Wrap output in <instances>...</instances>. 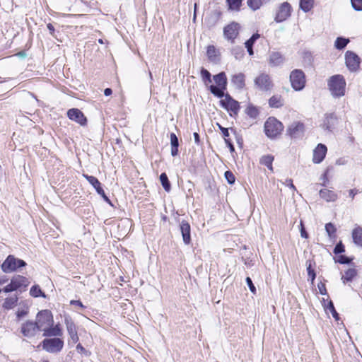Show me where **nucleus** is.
<instances>
[{"instance_id": "nucleus-45", "label": "nucleus", "mask_w": 362, "mask_h": 362, "mask_svg": "<svg viewBox=\"0 0 362 362\" xmlns=\"http://www.w3.org/2000/svg\"><path fill=\"white\" fill-rule=\"evenodd\" d=\"M224 176L229 184H233L235 182V178L233 173L231 171H226Z\"/></svg>"}, {"instance_id": "nucleus-12", "label": "nucleus", "mask_w": 362, "mask_h": 362, "mask_svg": "<svg viewBox=\"0 0 362 362\" xmlns=\"http://www.w3.org/2000/svg\"><path fill=\"white\" fill-rule=\"evenodd\" d=\"M291 6L288 2L281 4L276 13L275 21L278 23L283 22L291 16Z\"/></svg>"}, {"instance_id": "nucleus-28", "label": "nucleus", "mask_w": 362, "mask_h": 362, "mask_svg": "<svg viewBox=\"0 0 362 362\" xmlns=\"http://www.w3.org/2000/svg\"><path fill=\"white\" fill-rule=\"evenodd\" d=\"M64 323L66 325V329L69 335L77 333L75 324L74 323L73 320L70 317H65Z\"/></svg>"}, {"instance_id": "nucleus-48", "label": "nucleus", "mask_w": 362, "mask_h": 362, "mask_svg": "<svg viewBox=\"0 0 362 362\" xmlns=\"http://www.w3.org/2000/svg\"><path fill=\"white\" fill-rule=\"evenodd\" d=\"M170 144L171 146H179L178 139L174 133L170 134Z\"/></svg>"}, {"instance_id": "nucleus-30", "label": "nucleus", "mask_w": 362, "mask_h": 362, "mask_svg": "<svg viewBox=\"0 0 362 362\" xmlns=\"http://www.w3.org/2000/svg\"><path fill=\"white\" fill-rule=\"evenodd\" d=\"M274 156L271 155L263 156L260 159V163L267 166L271 171H273L272 162Z\"/></svg>"}, {"instance_id": "nucleus-25", "label": "nucleus", "mask_w": 362, "mask_h": 362, "mask_svg": "<svg viewBox=\"0 0 362 362\" xmlns=\"http://www.w3.org/2000/svg\"><path fill=\"white\" fill-rule=\"evenodd\" d=\"M18 298L16 295L11 296L5 299L3 307L6 310L14 308L18 302Z\"/></svg>"}, {"instance_id": "nucleus-19", "label": "nucleus", "mask_w": 362, "mask_h": 362, "mask_svg": "<svg viewBox=\"0 0 362 362\" xmlns=\"http://www.w3.org/2000/svg\"><path fill=\"white\" fill-rule=\"evenodd\" d=\"M83 176L88 180V182L95 188L98 194H103V189L101 187V183L94 176L83 174Z\"/></svg>"}, {"instance_id": "nucleus-3", "label": "nucleus", "mask_w": 362, "mask_h": 362, "mask_svg": "<svg viewBox=\"0 0 362 362\" xmlns=\"http://www.w3.org/2000/svg\"><path fill=\"white\" fill-rule=\"evenodd\" d=\"M283 129L282 123L275 117H269L264 124L265 134L269 138H274L279 135Z\"/></svg>"}, {"instance_id": "nucleus-21", "label": "nucleus", "mask_w": 362, "mask_h": 362, "mask_svg": "<svg viewBox=\"0 0 362 362\" xmlns=\"http://www.w3.org/2000/svg\"><path fill=\"white\" fill-rule=\"evenodd\" d=\"M245 74L243 73H239L237 74H235L232 78V83L234 84V86L238 88L242 89L245 87Z\"/></svg>"}, {"instance_id": "nucleus-49", "label": "nucleus", "mask_w": 362, "mask_h": 362, "mask_svg": "<svg viewBox=\"0 0 362 362\" xmlns=\"http://www.w3.org/2000/svg\"><path fill=\"white\" fill-rule=\"evenodd\" d=\"M343 252H344V245L341 243L337 244L334 249V252L337 255V254H341Z\"/></svg>"}, {"instance_id": "nucleus-31", "label": "nucleus", "mask_w": 362, "mask_h": 362, "mask_svg": "<svg viewBox=\"0 0 362 362\" xmlns=\"http://www.w3.org/2000/svg\"><path fill=\"white\" fill-rule=\"evenodd\" d=\"M243 0H227L228 9L230 11H238L242 5Z\"/></svg>"}, {"instance_id": "nucleus-52", "label": "nucleus", "mask_w": 362, "mask_h": 362, "mask_svg": "<svg viewBox=\"0 0 362 362\" xmlns=\"http://www.w3.org/2000/svg\"><path fill=\"white\" fill-rule=\"evenodd\" d=\"M246 283H247L250 291L252 293H255V292H256L255 286H254L252 281L250 277L246 278Z\"/></svg>"}, {"instance_id": "nucleus-22", "label": "nucleus", "mask_w": 362, "mask_h": 362, "mask_svg": "<svg viewBox=\"0 0 362 362\" xmlns=\"http://www.w3.org/2000/svg\"><path fill=\"white\" fill-rule=\"evenodd\" d=\"M44 336L47 337H60L62 335V331L59 325L54 327H48L43 333Z\"/></svg>"}, {"instance_id": "nucleus-16", "label": "nucleus", "mask_w": 362, "mask_h": 362, "mask_svg": "<svg viewBox=\"0 0 362 362\" xmlns=\"http://www.w3.org/2000/svg\"><path fill=\"white\" fill-rule=\"evenodd\" d=\"M327 148L325 145L319 144L313 151V161L315 163H321L325 158Z\"/></svg>"}, {"instance_id": "nucleus-17", "label": "nucleus", "mask_w": 362, "mask_h": 362, "mask_svg": "<svg viewBox=\"0 0 362 362\" xmlns=\"http://www.w3.org/2000/svg\"><path fill=\"white\" fill-rule=\"evenodd\" d=\"M180 231H181V233H182L183 242L186 245L189 244L190 242H191V235H190L191 228H190V225L189 224V223L187 221H182L180 223Z\"/></svg>"}, {"instance_id": "nucleus-57", "label": "nucleus", "mask_w": 362, "mask_h": 362, "mask_svg": "<svg viewBox=\"0 0 362 362\" xmlns=\"http://www.w3.org/2000/svg\"><path fill=\"white\" fill-rule=\"evenodd\" d=\"M28 314V310H20L18 309L17 313H16V316L18 317V319H20L25 315H27Z\"/></svg>"}, {"instance_id": "nucleus-18", "label": "nucleus", "mask_w": 362, "mask_h": 362, "mask_svg": "<svg viewBox=\"0 0 362 362\" xmlns=\"http://www.w3.org/2000/svg\"><path fill=\"white\" fill-rule=\"evenodd\" d=\"M11 281L16 290L26 288L30 284L27 278L21 275L14 276Z\"/></svg>"}, {"instance_id": "nucleus-32", "label": "nucleus", "mask_w": 362, "mask_h": 362, "mask_svg": "<svg viewBox=\"0 0 362 362\" xmlns=\"http://www.w3.org/2000/svg\"><path fill=\"white\" fill-rule=\"evenodd\" d=\"M245 113L251 118L252 119H255L257 117V116L259 115V110L258 109L254 106L252 104H250L246 110H245Z\"/></svg>"}, {"instance_id": "nucleus-50", "label": "nucleus", "mask_w": 362, "mask_h": 362, "mask_svg": "<svg viewBox=\"0 0 362 362\" xmlns=\"http://www.w3.org/2000/svg\"><path fill=\"white\" fill-rule=\"evenodd\" d=\"M307 272L309 277H310L311 281H313L315 279L316 274L315 271L311 268V264L310 263L307 267Z\"/></svg>"}, {"instance_id": "nucleus-5", "label": "nucleus", "mask_w": 362, "mask_h": 362, "mask_svg": "<svg viewBox=\"0 0 362 362\" xmlns=\"http://www.w3.org/2000/svg\"><path fill=\"white\" fill-rule=\"evenodd\" d=\"M289 80L292 88L296 91L302 90L305 86V75L300 69L293 70L290 74Z\"/></svg>"}, {"instance_id": "nucleus-38", "label": "nucleus", "mask_w": 362, "mask_h": 362, "mask_svg": "<svg viewBox=\"0 0 362 362\" xmlns=\"http://www.w3.org/2000/svg\"><path fill=\"white\" fill-rule=\"evenodd\" d=\"M209 89H210V91L211 92V93H213L214 95L217 96L218 98H223L224 96V90L226 88H222L221 87H219V86H214V85H211L210 87H209Z\"/></svg>"}, {"instance_id": "nucleus-40", "label": "nucleus", "mask_w": 362, "mask_h": 362, "mask_svg": "<svg viewBox=\"0 0 362 362\" xmlns=\"http://www.w3.org/2000/svg\"><path fill=\"white\" fill-rule=\"evenodd\" d=\"M262 4V0H247L248 6L254 11L259 8Z\"/></svg>"}, {"instance_id": "nucleus-64", "label": "nucleus", "mask_w": 362, "mask_h": 362, "mask_svg": "<svg viewBox=\"0 0 362 362\" xmlns=\"http://www.w3.org/2000/svg\"><path fill=\"white\" fill-rule=\"evenodd\" d=\"M349 197L353 199L355 197V195L357 194V192L354 189H350L349 192Z\"/></svg>"}, {"instance_id": "nucleus-59", "label": "nucleus", "mask_w": 362, "mask_h": 362, "mask_svg": "<svg viewBox=\"0 0 362 362\" xmlns=\"http://www.w3.org/2000/svg\"><path fill=\"white\" fill-rule=\"evenodd\" d=\"M221 128V130L223 133V135L224 136V139H225V141L226 143H228V139L227 137L229 136V132H228V129L227 128H224V127H220Z\"/></svg>"}, {"instance_id": "nucleus-47", "label": "nucleus", "mask_w": 362, "mask_h": 362, "mask_svg": "<svg viewBox=\"0 0 362 362\" xmlns=\"http://www.w3.org/2000/svg\"><path fill=\"white\" fill-rule=\"evenodd\" d=\"M351 2L356 11H362V0H351Z\"/></svg>"}, {"instance_id": "nucleus-44", "label": "nucleus", "mask_w": 362, "mask_h": 362, "mask_svg": "<svg viewBox=\"0 0 362 362\" xmlns=\"http://www.w3.org/2000/svg\"><path fill=\"white\" fill-rule=\"evenodd\" d=\"M201 76H202V78L203 79V81L206 83H211V74L209 71H207L206 69L202 68V70H201Z\"/></svg>"}, {"instance_id": "nucleus-15", "label": "nucleus", "mask_w": 362, "mask_h": 362, "mask_svg": "<svg viewBox=\"0 0 362 362\" xmlns=\"http://www.w3.org/2000/svg\"><path fill=\"white\" fill-rule=\"evenodd\" d=\"M287 132L292 138H299L303 134L304 125L300 122H294L289 125Z\"/></svg>"}, {"instance_id": "nucleus-42", "label": "nucleus", "mask_w": 362, "mask_h": 362, "mask_svg": "<svg viewBox=\"0 0 362 362\" xmlns=\"http://www.w3.org/2000/svg\"><path fill=\"white\" fill-rule=\"evenodd\" d=\"M325 230L329 237L332 238L336 233V228L332 223H328L325 225Z\"/></svg>"}, {"instance_id": "nucleus-2", "label": "nucleus", "mask_w": 362, "mask_h": 362, "mask_svg": "<svg viewBox=\"0 0 362 362\" xmlns=\"http://www.w3.org/2000/svg\"><path fill=\"white\" fill-rule=\"evenodd\" d=\"M254 86L255 89L259 91L268 92L273 89L274 82L269 74L261 72L255 77Z\"/></svg>"}, {"instance_id": "nucleus-43", "label": "nucleus", "mask_w": 362, "mask_h": 362, "mask_svg": "<svg viewBox=\"0 0 362 362\" xmlns=\"http://www.w3.org/2000/svg\"><path fill=\"white\" fill-rule=\"evenodd\" d=\"M216 49L214 46L209 45L207 47L206 54L209 59L214 60L216 57Z\"/></svg>"}, {"instance_id": "nucleus-63", "label": "nucleus", "mask_w": 362, "mask_h": 362, "mask_svg": "<svg viewBox=\"0 0 362 362\" xmlns=\"http://www.w3.org/2000/svg\"><path fill=\"white\" fill-rule=\"evenodd\" d=\"M112 89H111V88H105V89L104 90V94H105V95H106V96H109V95H110L112 94Z\"/></svg>"}, {"instance_id": "nucleus-13", "label": "nucleus", "mask_w": 362, "mask_h": 362, "mask_svg": "<svg viewBox=\"0 0 362 362\" xmlns=\"http://www.w3.org/2000/svg\"><path fill=\"white\" fill-rule=\"evenodd\" d=\"M37 332H40L39 328L35 322L32 321H27L21 326V333L27 337H34Z\"/></svg>"}, {"instance_id": "nucleus-36", "label": "nucleus", "mask_w": 362, "mask_h": 362, "mask_svg": "<svg viewBox=\"0 0 362 362\" xmlns=\"http://www.w3.org/2000/svg\"><path fill=\"white\" fill-rule=\"evenodd\" d=\"M313 6V0H300V8L304 12H308Z\"/></svg>"}, {"instance_id": "nucleus-26", "label": "nucleus", "mask_w": 362, "mask_h": 362, "mask_svg": "<svg viewBox=\"0 0 362 362\" xmlns=\"http://www.w3.org/2000/svg\"><path fill=\"white\" fill-rule=\"evenodd\" d=\"M352 238L356 245L362 247V228H355L352 232Z\"/></svg>"}, {"instance_id": "nucleus-39", "label": "nucleus", "mask_w": 362, "mask_h": 362, "mask_svg": "<svg viewBox=\"0 0 362 362\" xmlns=\"http://www.w3.org/2000/svg\"><path fill=\"white\" fill-rule=\"evenodd\" d=\"M323 301L325 303V300L324 298ZM324 307L332 313L334 318H335L337 320L339 319L338 313H337L332 300L328 301L327 305L325 303Z\"/></svg>"}, {"instance_id": "nucleus-61", "label": "nucleus", "mask_w": 362, "mask_h": 362, "mask_svg": "<svg viewBox=\"0 0 362 362\" xmlns=\"http://www.w3.org/2000/svg\"><path fill=\"white\" fill-rule=\"evenodd\" d=\"M47 29L49 30V33L50 34L54 36V26L51 24V23H48L47 25Z\"/></svg>"}, {"instance_id": "nucleus-46", "label": "nucleus", "mask_w": 362, "mask_h": 362, "mask_svg": "<svg viewBox=\"0 0 362 362\" xmlns=\"http://www.w3.org/2000/svg\"><path fill=\"white\" fill-rule=\"evenodd\" d=\"M233 54L236 59H240L243 56V49L241 47H235L233 49Z\"/></svg>"}, {"instance_id": "nucleus-58", "label": "nucleus", "mask_w": 362, "mask_h": 362, "mask_svg": "<svg viewBox=\"0 0 362 362\" xmlns=\"http://www.w3.org/2000/svg\"><path fill=\"white\" fill-rule=\"evenodd\" d=\"M285 185L289 187L291 189H292L293 191H296V187L293 184V181L291 179H286L285 182L284 183Z\"/></svg>"}, {"instance_id": "nucleus-23", "label": "nucleus", "mask_w": 362, "mask_h": 362, "mask_svg": "<svg viewBox=\"0 0 362 362\" xmlns=\"http://www.w3.org/2000/svg\"><path fill=\"white\" fill-rule=\"evenodd\" d=\"M320 196L327 202H334L337 198V194L334 192L327 189H321L320 191Z\"/></svg>"}, {"instance_id": "nucleus-4", "label": "nucleus", "mask_w": 362, "mask_h": 362, "mask_svg": "<svg viewBox=\"0 0 362 362\" xmlns=\"http://www.w3.org/2000/svg\"><path fill=\"white\" fill-rule=\"evenodd\" d=\"M26 262L24 260L16 258L13 255H8L1 264V269L5 273H11L18 269L25 267Z\"/></svg>"}, {"instance_id": "nucleus-10", "label": "nucleus", "mask_w": 362, "mask_h": 362, "mask_svg": "<svg viewBox=\"0 0 362 362\" xmlns=\"http://www.w3.org/2000/svg\"><path fill=\"white\" fill-rule=\"evenodd\" d=\"M338 122V117L334 112L325 113L320 127L329 132H332Z\"/></svg>"}, {"instance_id": "nucleus-62", "label": "nucleus", "mask_w": 362, "mask_h": 362, "mask_svg": "<svg viewBox=\"0 0 362 362\" xmlns=\"http://www.w3.org/2000/svg\"><path fill=\"white\" fill-rule=\"evenodd\" d=\"M69 336H70V338H71V339L72 340V341H73L74 343H76V342H77V341H78V337L77 333H76V334H71V335H69Z\"/></svg>"}, {"instance_id": "nucleus-9", "label": "nucleus", "mask_w": 362, "mask_h": 362, "mask_svg": "<svg viewBox=\"0 0 362 362\" xmlns=\"http://www.w3.org/2000/svg\"><path fill=\"white\" fill-rule=\"evenodd\" d=\"M346 66L350 71H356L360 65V58L358 56L351 52L347 51L345 54Z\"/></svg>"}, {"instance_id": "nucleus-14", "label": "nucleus", "mask_w": 362, "mask_h": 362, "mask_svg": "<svg viewBox=\"0 0 362 362\" xmlns=\"http://www.w3.org/2000/svg\"><path fill=\"white\" fill-rule=\"evenodd\" d=\"M67 116L70 119L80 124L81 125H85L86 124V117L84 116L83 113L77 108L69 110L67 112Z\"/></svg>"}, {"instance_id": "nucleus-24", "label": "nucleus", "mask_w": 362, "mask_h": 362, "mask_svg": "<svg viewBox=\"0 0 362 362\" xmlns=\"http://www.w3.org/2000/svg\"><path fill=\"white\" fill-rule=\"evenodd\" d=\"M216 85L222 88H226L227 78L224 72H221L214 76Z\"/></svg>"}, {"instance_id": "nucleus-54", "label": "nucleus", "mask_w": 362, "mask_h": 362, "mask_svg": "<svg viewBox=\"0 0 362 362\" xmlns=\"http://www.w3.org/2000/svg\"><path fill=\"white\" fill-rule=\"evenodd\" d=\"M317 288L319 290V293L322 295H326L327 294V289L325 287V285L322 283L318 284Z\"/></svg>"}, {"instance_id": "nucleus-35", "label": "nucleus", "mask_w": 362, "mask_h": 362, "mask_svg": "<svg viewBox=\"0 0 362 362\" xmlns=\"http://www.w3.org/2000/svg\"><path fill=\"white\" fill-rule=\"evenodd\" d=\"M160 181L164 189L166 192H170L171 189L170 183L168 180V177L165 173H163L160 175Z\"/></svg>"}, {"instance_id": "nucleus-55", "label": "nucleus", "mask_w": 362, "mask_h": 362, "mask_svg": "<svg viewBox=\"0 0 362 362\" xmlns=\"http://www.w3.org/2000/svg\"><path fill=\"white\" fill-rule=\"evenodd\" d=\"M300 235H301V237L304 238H308V234L305 231V229L304 228V226H303V223L302 221H300Z\"/></svg>"}, {"instance_id": "nucleus-27", "label": "nucleus", "mask_w": 362, "mask_h": 362, "mask_svg": "<svg viewBox=\"0 0 362 362\" xmlns=\"http://www.w3.org/2000/svg\"><path fill=\"white\" fill-rule=\"evenodd\" d=\"M269 106L274 108H279L284 105V101L280 95H273L269 100Z\"/></svg>"}, {"instance_id": "nucleus-11", "label": "nucleus", "mask_w": 362, "mask_h": 362, "mask_svg": "<svg viewBox=\"0 0 362 362\" xmlns=\"http://www.w3.org/2000/svg\"><path fill=\"white\" fill-rule=\"evenodd\" d=\"M240 25L238 23L232 22L223 29L224 37L232 42L237 37L239 33Z\"/></svg>"}, {"instance_id": "nucleus-1", "label": "nucleus", "mask_w": 362, "mask_h": 362, "mask_svg": "<svg viewBox=\"0 0 362 362\" xmlns=\"http://www.w3.org/2000/svg\"><path fill=\"white\" fill-rule=\"evenodd\" d=\"M346 83L342 75L337 74L331 76L327 81L328 89L332 96L339 98L345 95Z\"/></svg>"}, {"instance_id": "nucleus-20", "label": "nucleus", "mask_w": 362, "mask_h": 362, "mask_svg": "<svg viewBox=\"0 0 362 362\" xmlns=\"http://www.w3.org/2000/svg\"><path fill=\"white\" fill-rule=\"evenodd\" d=\"M284 58L279 52H272L269 55V64L272 66H277L283 64Z\"/></svg>"}, {"instance_id": "nucleus-6", "label": "nucleus", "mask_w": 362, "mask_h": 362, "mask_svg": "<svg viewBox=\"0 0 362 362\" xmlns=\"http://www.w3.org/2000/svg\"><path fill=\"white\" fill-rule=\"evenodd\" d=\"M44 350L49 353L56 354L62 351L64 346V341L57 337L45 339L42 343Z\"/></svg>"}, {"instance_id": "nucleus-56", "label": "nucleus", "mask_w": 362, "mask_h": 362, "mask_svg": "<svg viewBox=\"0 0 362 362\" xmlns=\"http://www.w3.org/2000/svg\"><path fill=\"white\" fill-rule=\"evenodd\" d=\"M70 304L72 305L77 306L81 309L85 308V306L83 305L82 302L78 300H71L70 301Z\"/></svg>"}, {"instance_id": "nucleus-34", "label": "nucleus", "mask_w": 362, "mask_h": 362, "mask_svg": "<svg viewBox=\"0 0 362 362\" xmlns=\"http://www.w3.org/2000/svg\"><path fill=\"white\" fill-rule=\"evenodd\" d=\"M221 14V11L217 9L213 11L211 13L209 21H210L211 25H215L219 21Z\"/></svg>"}, {"instance_id": "nucleus-7", "label": "nucleus", "mask_w": 362, "mask_h": 362, "mask_svg": "<svg viewBox=\"0 0 362 362\" xmlns=\"http://www.w3.org/2000/svg\"><path fill=\"white\" fill-rule=\"evenodd\" d=\"M40 331H45L48 327L53 325V317L52 313L47 310H42L38 313L35 322Z\"/></svg>"}, {"instance_id": "nucleus-29", "label": "nucleus", "mask_w": 362, "mask_h": 362, "mask_svg": "<svg viewBox=\"0 0 362 362\" xmlns=\"http://www.w3.org/2000/svg\"><path fill=\"white\" fill-rule=\"evenodd\" d=\"M259 37V35L256 33L253 34L252 37L245 42V47L250 55L253 54L252 46L255 42Z\"/></svg>"}, {"instance_id": "nucleus-41", "label": "nucleus", "mask_w": 362, "mask_h": 362, "mask_svg": "<svg viewBox=\"0 0 362 362\" xmlns=\"http://www.w3.org/2000/svg\"><path fill=\"white\" fill-rule=\"evenodd\" d=\"M30 294L33 297H39L40 296H45V295L42 294V291L39 286H32L30 290Z\"/></svg>"}, {"instance_id": "nucleus-8", "label": "nucleus", "mask_w": 362, "mask_h": 362, "mask_svg": "<svg viewBox=\"0 0 362 362\" xmlns=\"http://www.w3.org/2000/svg\"><path fill=\"white\" fill-rule=\"evenodd\" d=\"M221 106L230 112V116L238 115L240 110V104L238 101L232 98L230 95L226 94L225 98L221 100Z\"/></svg>"}, {"instance_id": "nucleus-37", "label": "nucleus", "mask_w": 362, "mask_h": 362, "mask_svg": "<svg viewBox=\"0 0 362 362\" xmlns=\"http://www.w3.org/2000/svg\"><path fill=\"white\" fill-rule=\"evenodd\" d=\"M349 39L339 37L336 39V40L334 42V47L337 49H342L346 46V45L349 43Z\"/></svg>"}, {"instance_id": "nucleus-33", "label": "nucleus", "mask_w": 362, "mask_h": 362, "mask_svg": "<svg viewBox=\"0 0 362 362\" xmlns=\"http://www.w3.org/2000/svg\"><path fill=\"white\" fill-rule=\"evenodd\" d=\"M356 275V269L354 268H351L345 272L344 275H343L341 276V279L343 280L344 283H345L346 281H351Z\"/></svg>"}, {"instance_id": "nucleus-51", "label": "nucleus", "mask_w": 362, "mask_h": 362, "mask_svg": "<svg viewBox=\"0 0 362 362\" xmlns=\"http://www.w3.org/2000/svg\"><path fill=\"white\" fill-rule=\"evenodd\" d=\"M337 261L340 264H349L351 259L345 255H339Z\"/></svg>"}, {"instance_id": "nucleus-53", "label": "nucleus", "mask_w": 362, "mask_h": 362, "mask_svg": "<svg viewBox=\"0 0 362 362\" xmlns=\"http://www.w3.org/2000/svg\"><path fill=\"white\" fill-rule=\"evenodd\" d=\"M3 291L5 293H8V292L16 291V289L15 288L14 286L13 285V283L11 281L9 284H8L6 286H5L4 288Z\"/></svg>"}, {"instance_id": "nucleus-60", "label": "nucleus", "mask_w": 362, "mask_h": 362, "mask_svg": "<svg viewBox=\"0 0 362 362\" xmlns=\"http://www.w3.org/2000/svg\"><path fill=\"white\" fill-rule=\"evenodd\" d=\"M178 153V146H171V155L173 156H177Z\"/></svg>"}]
</instances>
